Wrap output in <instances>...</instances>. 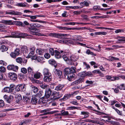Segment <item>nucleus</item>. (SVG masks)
I'll return each mask as SVG.
<instances>
[{
	"instance_id": "f257e3e1",
	"label": "nucleus",
	"mask_w": 125,
	"mask_h": 125,
	"mask_svg": "<svg viewBox=\"0 0 125 125\" xmlns=\"http://www.w3.org/2000/svg\"><path fill=\"white\" fill-rule=\"evenodd\" d=\"M49 88L47 91V102L48 101L55 100L58 99L62 96V93L60 92L54 91L52 93V91L50 88L53 89L54 86L53 83L51 82L47 83V87Z\"/></svg>"
},
{
	"instance_id": "f03ea898",
	"label": "nucleus",
	"mask_w": 125,
	"mask_h": 125,
	"mask_svg": "<svg viewBox=\"0 0 125 125\" xmlns=\"http://www.w3.org/2000/svg\"><path fill=\"white\" fill-rule=\"evenodd\" d=\"M28 36L27 34L24 32H21L19 31L12 32L11 33V35L9 36V37L20 38H24Z\"/></svg>"
},
{
	"instance_id": "7ed1b4c3",
	"label": "nucleus",
	"mask_w": 125,
	"mask_h": 125,
	"mask_svg": "<svg viewBox=\"0 0 125 125\" xmlns=\"http://www.w3.org/2000/svg\"><path fill=\"white\" fill-rule=\"evenodd\" d=\"M47 35L51 36L56 37L59 39L63 38V36L69 37L70 36L69 34H68L57 33L49 32L47 33Z\"/></svg>"
},
{
	"instance_id": "20e7f679",
	"label": "nucleus",
	"mask_w": 125,
	"mask_h": 125,
	"mask_svg": "<svg viewBox=\"0 0 125 125\" xmlns=\"http://www.w3.org/2000/svg\"><path fill=\"white\" fill-rule=\"evenodd\" d=\"M76 69V67L73 66L71 68L67 67L64 70V75H67L70 73L76 72L75 70Z\"/></svg>"
},
{
	"instance_id": "39448f33",
	"label": "nucleus",
	"mask_w": 125,
	"mask_h": 125,
	"mask_svg": "<svg viewBox=\"0 0 125 125\" xmlns=\"http://www.w3.org/2000/svg\"><path fill=\"white\" fill-rule=\"evenodd\" d=\"M29 32L32 34L35 35H39L40 30L37 28L34 27H29Z\"/></svg>"
},
{
	"instance_id": "423d86ee",
	"label": "nucleus",
	"mask_w": 125,
	"mask_h": 125,
	"mask_svg": "<svg viewBox=\"0 0 125 125\" xmlns=\"http://www.w3.org/2000/svg\"><path fill=\"white\" fill-rule=\"evenodd\" d=\"M7 68L8 70L16 72L18 71L19 67L17 66H15L14 65H10L8 66Z\"/></svg>"
},
{
	"instance_id": "0eeeda50",
	"label": "nucleus",
	"mask_w": 125,
	"mask_h": 125,
	"mask_svg": "<svg viewBox=\"0 0 125 125\" xmlns=\"http://www.w3.org/2000/svg\"><path fill=\"white\" fill-rule=\"evenodd\" d=\"M8 77L11 80H15L17 78L16 74L14 73H8Z\"/></svg>"
},
{
	"instance_id": "6e6552de",
	"label": "nucleus",
	"mask_w": 125,
	"mask_h": 125,
	"mask_svg": "<svg viewBox=\"0 0 125 125\" xmlns=\"http://www.w3.org/2000/svg\"><path fill=\"white\" fill-rule=\"evenodd\" d=\"M57 28L60 30H77L78 28H69L66 27H62L60 26H58Z\"/></svg>"
},
{
	"instance_id": "1a4fd4ad",
	"label": "nucleus",
	"mask_w": 125,
	"mask_h": 125,
	"mask_svg": "<svg viewBox=\"0 0 125 125\" xmlns=\"http://www.w3.org/2000/svg\"><path fill=\"white\" fill-rule=\"evenodd\" d=\"M25 86L24 85H19L15 87V90L17 92L20 91H23L25 90Z\"/></svg>"
},
{
	"instance_id": "9d476101",
	"label": "nucleus",
	"mask_w": 125,
	"mask_h": 125,
	"mask_svg": "<svg viewBox=\"0 0 125 125\" xmlns=\"http://www.w3.org/2000/svg\"><path fill=\"white\" fill-rule=\"evenodd\" d=\"M76 60V58L75 56L73 55H72L69 58V62L68 64L70 65H72L73 64V62H75Z\"/></svg>"
},
{
	"instance_id": "9b49d317",
	"label": "nucleus",
	"mask_w": 125,
	"mask_h": 125,
	"mask_svg": "<svg viewBox=\"0 0 125 125\" xmlns=\"http://www.w3.org/2000/svg\"><path fill=\"white\" fill-rule=\"evenodd\" d=\"M107 34V33L105 32H95L94 33H91L90 34V35L91 36H93L94 35H105Z\"/></svg>"
},
{
	"instance_id": "f8f14e48",
	"label": "nucleus",
	"mask_w": 125,
	"mask_h": 125,
	"mask_svg": "<svg viewBox=\"0 0 125 125\" xmlns=\"http://www.w3.org/2000/svg\"><path fill=\"white\" fill-rule=\"evenodd\" d=\"M53 72L57 76H61L62 75V73L61 71L59 69H56V68L54 69Z\"/></svg>"
},
{
	"instance_id": "ddd939ff",
	"label": "nucleus",
	"mask_w": 125,
	"mask_h": 125,
	"mask_svg": "<svg viewBox=\"0 0 125 125\" xmlns=\"http://www.w3.org/2000/svg\"><path fill=\"white\" fill-rule=\"evenodd\" d=\"M70 73L67 75V79L68 80L70 81H73L74 79L75 75L73 73Z\"/></svg>"
},
{
	"instance_id": "4468645a",
	"label": "nucleus",
	"mask_w": 125,
	"mask_h": 125,
	"mask_svg": "<svg viewBox=\"0 0 125 125\" xmlns=\"http://www.w3.org/2000/svg\"><path fill=\"white\" fill-rule=\"evenodd\" d=\"M6 13L7 14H12L16 15H21L22 14V13L21 12L17 11H11L7 12H6Z\"/></svg>"
},
{
	"instance_id": "2eb2a0df",
	"label": "nucleus",
	"mask_w": 125,
	"mask_h": 125,
	"mask_svg": "<svg viewBox=\"0 0 125 125\" xmlns=\"http://www.w3.org/2000/svg\"><path fill=\"white\" fill-rule=\"evenodd\" d=\"M48 62L50 64L54 65L55 68L56 67L57 64L56 62L54 60L52 59H50L48 61Z\"/></svg>"
},
{
	"instance_id": "dca6fc26",
	"label": "nucleus",
	"mask_w": 125,
	"mask_h": 125,
	"mask_svg": "<svg viewBox=\"0 0 125 125\" xmlns=\"http://www.w3.org/2000/svg\"><path fill=\"white\" fill-rule=\"evenodd\" d=\"M82 37L80 36H76L74 38V41L75 43L76 42H82L83 40L82 39Z\"/></svg>"
},
{
	"instance_id": "f3484780",
	"label": "nucleus",
	"mask_w": 125,
	"mask_h": 125,
	"mask_svg": "<svg viewBox=\"0 0 125 125\" xmlns=\"http://www.w3.org/2000/svg\"><path fill=\"white\" fill-rule=\"evenodd\" d=\"M27 71L29 74L33 75L34 74L33 69L31 67H29L27 68Z\"/></svg>"
},
{
	"instance_id": "a211bd4d",
	"label": "nucleus",
	"mask_w": 125,
	"mask_h": 125,
	"mask_svg": "<svg viewBox=\"0 0 125 125\" xmlns=\"http://www.w3.org/2000/svg\"><path fill=\"white\" fill-rule=\"evenodd\" d=\"M64 86V85L63 84H59L55 87V89L57 91H60L62 90Z\"/></svg>"
},
{
	"instance_id": "6ab92c4d",
	"label": "nucleus",
	"mask_w": 125,
	"mask_h": 125,
	"mask_svg": "<svg viewBox=\"0 0 125 125\" xmlns=\"http://www.w3.org/2000/svg\"><path fill=\"white\" fill-rule=\"evenodd\" d=\"M71 94H66L64 96V97L61 99H60V100L62 101V100H65L69 99L72 95Z\"/></svg>"
},
{
	"instance_id": "aec40b11",
	"label": "nucleus",
	"mask_w": 125,
	"mask_h": 125,
	"mask_svg": "<svg viewBox=\"0 0 125 125\" xmlns=\"http://www.w3.org/2000/svg\"><path fill=\"white\" fill-rule=\"evenodd\" d=\"M84 79L83 78H80L78 80L76 81L73 82L74 84H75V85H77L79 83H82V82H83Z\"/></svg>"
},
{
	"instance_id": "412c9836",
	"label": "nucleus",
	"mask_w": 125,
	"mask_h": 125,
	"mask_svg": "<svg viewBox=\"0 0 125 125\" xmlns=\"http://www.w3.org/2000/svg\"><path fill=\"white\" fill-rule=\"evenodd\" d=\"M55 57L56 58L59 59L61 57L60 52L57 50L54 51Z\"/></svg>"
},
{
	"instance_id": "4be33fe9",
	"label": "nucleus",
	"mask_w": 125,
	"mask_h": 125,
	"mask_svg": "<svg viewBox=\"0 0 125 125\" xmlns=\"http://www.w3.org/2000/svg\"><path fill=\"white\" fill-rule=\"evenodd\" d=\"M36 52L38 54L40 55H42L44 53V51L41 48H39L36 49Z\"/></svg>"
},
{
	"instance_id": "5701e85b",
	"label": "nucleus",
	"mask_w": 125,
	"mask_h": 125,
	"mask_svg": "<svg viewBox=\"0 0 125 125\" xmlns=\"http://www.w3.org/2000/svg\"><path fill=\"white\" fill-rule=\"evenodd\" d=\"M8 49V47L4 45H2L0 48V50L2 52L7 51Z\"/></svg>"
},
{
	"instance_id": "b1692460",
	"label": "nucleus",
	"mask_w": 125,
	"mask_h": 125,
	"mask_svg": "<svg viewBox=\"0 0 125 125\" xmlns=\"http://www.w3.org/2000/svg\"><path fill=\"white\" fill-rule=\"evenodd\" d=\"M41 75V74L40 73L37 72L34 75V77L36 79H38L40 78Z\"/></svg>"
},
{
	"instance_id": "393cba45",
	"label": "nucleus",
	"mask_w": 125,
	"mask_h": 125,
	"mask_svg": "<svg viewBox=\"0 0 125 125\" xmlns=\"http://www.w3.org/2000/svg\"><path fill=\"white\" fill-rule=\"evenodd\" d=\"M52 75L51 73L49 72L47 70V79L48 81L47 82H49L51 81L52 80Z\"/></svg>"
},
{
	"instance_id": "a878e982",
	"label": "nucleus",
	"mask_w": 125,
	"mask_h": 125,
	"mask_svg": "<svg viewBox=\"0 0 125 125\" xmlns=\"http://www.w3.org/2000/svg\"><path fill=\"white\" fill-rule=\"evenodd\" d=\"M81 114L84 116V118H86L88 117L89 113L87 112L82 111L81 112Z\"/></svg>"
},
{
	"instance_id": "bb28decb",
	"label": "nucleus",
	"mask_w": 125,
	"mask_h": 125,
	"mask_svg": "<svg viewBox=\"0 0 125 125\" xmlns=\"http://www.w3.org/2000/svg\"><path fill=\"white\" fill-rule=\"evenodd\" d=\"M40 86L41 88L43 89H46L45 90V95L46 97V93L47 91L46 88H47V85L45 84H43V83H41L40 84Z\"/></svg>"
},
{
	"instance_id": "cd10ccee",
	"label": "nucleus",
	"mask_w": 125,
	"mask_h": 125,
	"mask_svg": "<svg viewBox=\"0 0 125 125\" xmlns=\"http://www.w3.org/2000/svg\"><path fill=\"white\" fill-rule=\"evenodd\" d=\"M21 50L24 53H27L28 52V50L27 47L26 46H24L21 48Z\"/></svg>"
},
{
	"instance_id": "c85d7f7f",
	"label": "nucleus",
	"mask_w": 125,
	"mask_h": 125,
	"mask_svg": "<svg viewBox=\"0 0 125 125\" xmlns=\"http://www.w3.org/2000/svg\"><path fill=\"white\" fill-rule=\"evenodd\" d=\"M3 90L5 92L12 93V92L10 90V89L9 87H6L4 88L3 89Z\"/></svg>"
},
{
	"instance_id": "c756f323",
	"label": "nucleus",
	"mask_w": 125,
	"mask_h": 125,
	"mask_svg": "<svg viewBox=\"0 0 125 125\" xmlns=\"http://www.w3.org/2000/svg\"><path fill=\"white\" fill-rule=\"evenodd\" d=\"M78 75L80 78H83L84 79V77L86 76L85 72H83L79 73Z\"/></svg>"
},
{
	"instance_id": "7c9ffc66",
	"label": "nucleus",
	"mask_w": 125,
	"mask_h": 125,
	"mask_svg": "<svg viewBox=\"0 0 125 125\" xmlns=\"http://www.w3.org/2000/svg\"><path fill=\"white\" fill-rule=\"evenodd\" d=\"M37 99L35 97H32L31 100V103L33 104H35L37 102Z\"/></svg>"
},
{
	"instance_id": "2f4dec72",
	"label": "nucleus",
	"mask_w": 125,
	"mask_h": 125,
	"mask_svg": "<svg viewBox=\"0 0 125 125\" xmlns=\"http://www.w3.org/2000/svg\"><path fill=\"white\" fill-rule=\"evenodd\" d=\"M16 99V102L17 103H19L20 101L22 99L21 96L20 94H19L17 96Z\"/></svg>"
},
{
	"instance_id": "473e14b6",
	"label": "nucleus",
	"mask_w": 125,
	"mask_h": 125,
	"mask_svg": "<svg viewBox=\"0 0 125 125\" xmlns=\"http://www.w3.org/2000/svg\"><path fill=\"white\" fill-rule=\"evenodd\" d=\"M27 3H26L25 2L24 3H18L17 4V5L18 6L25 7L27 5Z\"/></svg>"
},
{
	"instance_id": "72a5a7b5",
	"label": "nucleus",
	"mask_w": 125,
	"mask_h": 125,
	"mask_svg": "<svg viewBox=\"0 0 125 125\" xmlns=\"http://www.w3.org/2000/svg\"><path fill=\"white\" fill-rule=\"evenodd\" d=\"M31 88L32 90L34 93H36L38 91V89L37 87L33 85L31 86Z\"/></svg>"
},
{
	"instance_id": "f704fd0d",
	"label": "nucleus",
	"mask_w": 125,
	"mask_h": 125,
	"mask_svg": "<svg viewBox=\"0 0 125 125\" xmlns=\"http://www.w3.org/2000/svg\"><path fill=\"white\" fill-rule=\"evenodd\" d=\"M23 99L24 102L26 103H29L30 102V99L28 97H23Z\"/></svg>"
},
{
	"instance_id": "c9c22d12",
	"label": "nucleus",
	"mask_w": 125,
	"mask_h": 125,
	"mask_svg": "<svg viewBox=\"0 0 125 125\" xmlns=\"http://www.w3.org/2000/svg\"><path fill=\"white\" fill-rule=\"evenodd\" d=\"M23 16L25 17H29L31 20H34L36 19V15L31 16L29 15H23Z\"/></svg>"
},
{
	"instance_id": "e433bc0d",
	"label": "nucleus",
	"mask_w": 125,
	"mask_h": 125,
	"mask_svg": "<svg viewBox=\"0 0 125 125\" xmlns=\"http://www.w3.org/2000/svg\"><path fill=\"white\" fill-rule=\"evenodd\" d=\"M117 39L119 41H125V37L118 36L117 37Z\"/></svg>"
},
{
	"instance_id": "4c0bfd02",
	"label": "nucleus",
	"mask_w": 125,
	"mask_h": 125,
	"mask_svg": "<svg viewBox=\"0 0 125 125\" xmlns=\"http://www.w3.org/2000/svg\"><path fill=\"white\" fill-rule=\"evenodd\" d=\"M30 21L32 22H38L40 23H46V21H39L38 20H30Z\"/></svg>"
},
{
	"instance_id": "58836bf2",
	"label": "nucleus",
	"mask_w": 125,
	"mask_h": 125,
	"mask_svg": "<svg viewBox=\"0 0 125 125\" xmlns=\"http://www.w3.org/2000/svg\"><path fill=\"white\" fill-rule=\"evenodd\" d=\"M86 53L88 54H91L95 56L96 55V54L94 53L93 52L90 51L89 49L87 50L86 52Z\"/></svg>"
},
{
	"instance_id": "ea45409f",
	"label": "nucleus",
	"mask_w": 125,
	"mask_h": 125,
	"mask_svg": "<svg viewBox=\"0 0 125 125\" xmlns=\"http://www.w3.org/2000/svg\"><path fill=\"white\" fill-rule=\"evenodd\" d=\"M16 62L19 63H21L22 62V59L20 57L17 58L16 59Z\"/></svg>"
},
{
	"instance_id": "a19ab883",
	"label": "nucleus",
	"mask_w": 125,
	"mask_h": 125,
	"mask_svg": "<svg viewBox=\"0 0 125 125\" xmlns=\"http://www.w3.org/2000/svg\"><path fill=\"white\" fill-rule=\"evenodd\" d=\"M75 44L77 45L84 47H86V45L85 44H83L78 42H76V43H75Z\"/></svg>"
},
{
	"instance_id": "79ce46f5",
	"label": "nucleus",
	"mask_w": 125,
	"mask_h": 125,
	"mask_svg": "<svg viewBox=\"0 0 125 125\" xmlns=\"http://www.w3.org/2000/svg\"><path fill=\"white\" fill-rule=\"evenodd\" d=\"M61 114L62 115H68V111H65L64 110H62L61 111Z\"/></svg>"
},
{
	"instance_id": "37998d69",
	"label": "nucleus",
	"mask_w": 125,
	"mask_h": 125,
	"mask_svg": "<svg viewBox=\"0 0 125 125\" xmlns=\"http://www.w3.org/2000/svg\"><path fill=\"white\" fill-rule=\"evenodd\" d=\"M21 70V72L24 74H25L27 72V69L25 68H22Z\"/></svg>"
},
{
	"instance_id": "c03bdc74",
	"label": "nucleus",
	"mask_w": 125,
	"mask_h": 125,
	"mask_svg": "<svg viewBox=\"0 0 125 125\" xmlns=\"http://www.w3.org/2000/svg\"><path fill=\"white\" fill-rule=\"evenodd\" d=\"M6 69L5 67L3 66L0 67V71L2 73H4L5 72Z\"/></svg>"
},
{
	"instance_id": "a18cd8bd",
	"label": "nucleus",
	"mask_w": 125,
	"mask_h": 125,
	"mask_svg": "<svg viewBox=\"0 0 125 125\" xmlns=\"http://www.w3.org/2000/svg\"><path fill=\"white\" fill-rule=\"evenodd\" d=\"M49 52L51 55H54V52L53 48H50L49 49Z\"/></svg>"
},
{
	"instance_id": "49530a36",
	"label": "nucleus",
	"mask_w": 125,
	"mask_h": 125,
	"mask_svg": "<svg viewBox=\"0 0 125 125\" xmlns=\"http://www.w3.org/2000/svg\"><path fill=\"white\" fill-rule=\"evenodd\" d=\"M15 54L14 52H11L10 54V56L12 58H15L17 56Z\"/></svg>"
},
{
	"instance_id": "de8ad7c7",
	"label": "nucleus",
	"mask_w": 125,
	"mask_h": 125,
	"mask_svg": "<svg viewBox=\"0 0 125 125\" xmlns=\"http://www.w3.org/2000/svg\"><path fill=\"white\" fill-rule=\"evenodd\" d=\"M15 85L11 84L10 85L9 88L10 89V90L12 92V90H14L15 88Z\"/></svg>"
},
{
	"instance_id": "09e8293b",
	"label": "nucleus",
	"mask_w": 125,
	"mask_h": 125,
	"mask_svg": "<svg viewBox=\"0 0 125 125\" xmlns=\"http://www.w3.org/2000/svg\"><path fill=\"white\" fill-rule=\"evenodd\" d=\"M20 50L19 49H17L14 51V53L17 56L19 54Z\"/></svg>"
},
{
	"instance_id": "8fccbe9b",
	"label": "nucleus",
	"mask_w": 125,
	"mask_h": 125,
	"mask_svg": "<svg viewBox=\"0 0 125 125\" xmlns=\"http://www.w3.org/2000/svg\"><path fill=\"white\" fill-rule=\"evenodd\" d=\"M123 30L121 29H118L115 31V32L116 33H118L119 32H122L124 31Z\"/></svg>"
},
{
	"instance_id": "3c124183",
	"label": "nucleus",
	"mask_w": 125,
	"mask_h": 125,
	"mask_svg": "<svg viewBox=\"0 0 125 125\" xmlns=\"http://www.w3.org/2000/svg\"><path fill=\"white\" fill-rule=\"evenodd\" d=\"M43 59V58L42 57H37V60L39 62H41L42 61Z\"/></svg>"
},
{
	"instance_id": "603ef678",
	"label": "nucleus",
	"mask_w": 125,
	"mask_h": 125,
	"mask_svg": "<svg viewBox=\"0 0 125 125\" xmlns=\"http://www.w3.org/2000/svg\"><path fill=\"white\" fill-rule=\"evenodd\" d=\"M82 12L81 11H76L73 12V13L75 15H77L80 14Z\"/></svg>"
},
{
	"instance_id": "864d4df0",
	"label": "nucleus",
	"mask_w": 125,
	"mask_h": 125,
	"mask_svg": "<svg viewBox=\"0 0 125 125\" xmlns=\"http://www.w3.org/2000/svg\"><path fill=\"white\" fill-rule=\"evenodd\" d=\"M4 22L7 24L10 25L12 24V22L11 20L5 21Z\"/></svg>"
},
{
	"instance_id": "5fc2aeb1",
	"label": "nucleus",
	"mask_w": 125,
	"mask_h": 125,
	"mask_svg": "<svg viewBox=\"0 0 125 125\" xmlns=\"http://www.w3.org/2000/svg\"><path fill=\"white\" fill-rule=\"evenodd\" d=\"M118 87L120 90H125V86L123 84L121 85Z\"/></svg>"
},
{
	"instance_id": "6e6d98bb",
	"label": "nucleus",
	"mask_w": 125,
	"mask_h": 125,
	"mask_svg": "<svg viewBox=\"0 0 125 125\" xmlns=\"http://www.w3.org/2000/svg\"><path fill=\"white\" fill-rule=\"evenodd\" d=\"M90 3V2L88 1H84V6H88Z\"/></svg>"
},
{
	"instance_id": "4d7b16f0",
	"label": "nucleus",
	"mask_w": 125,
	"mask_h": 125,
	"mask_svg": "<svg viewBox=\"0 0 125 125\" xmlns=\"http://www.w3.org/2000/svg\"><path fill=\"white\" fill-rule=\"evenodd\" d=\"M86 76H91L93 75L91 72H85Z\"/></svg>"
},
{
	"instance_id": "13d9d810",
	"label": "nucleus",
	"mask_w": 125,
	"mask_h": 125,
	"mask_svg": "<svg viewBox=\"0 0 125 125\" xmlns=\"http://www.w3.org/2000/svg\"><path fill=\"white\" fill-rule=\"evenodd\" d=\"M0 64L3 65H6L7 63L4 61L2 60L0 61Z\"/></svg>"
},
{
	"instance_id": "bf43d9fd",
	"label": "nucleus",
	"mask_w": 125,
	"mask_h": 125,
	"mask_svg": "<svg viewBox=\"0 0 125 125\" xmlns=\"http://www.w3.org/2000/svg\"><path fill=\"white\" fill-rule=\"evenodd\" d=\"M34 52H31L28 55L27 57L28 58H31V57H32V55L34 54Z\"/></svg>"
},
{
	"instance_id": "052dcab7",
	"label": "nucleus",
	"mask_w": 125,
	"mask_h": 125,
	"mask_svg": "<svg viewBox=\"0 0 125 125\" xmlns=\"http://www.w3.org/2000/svg\"><path fill=\"white\" fill-rule=\"evenodd\" d=\"M62 58L65 61H67L68 60L69 61V58L66 55H63L62 56Z\"/></svg>"
},
{
	"instance_id": "680f3d73",
	"label": "nucleus",
	"mask_w": 125,
	"mask_h": 125,
	"mask_svg": "<svg viewBox=\"0 0 125 125\" xmlns=\"http://www.w3.org/2000/svg\"><path fill=\"white\" fill-rule=\"evenodd\" d=\"M4 105V101L2 100H0V107H2Z\"/></svg>"
},
{
	"instance_id": "e2e57ef3",
	"label": "nucleus",
	"mask_w": 125,
	"mask_h": 125,
	"mask_svg": "<svg viewBox=\"0 0 125 125\" xmlns=\"http://www.w3.org/2000/svg\"><path fill=\"white\" fill-rule=\"evenodd\" d=\"M83 65L85 66L86 68L87 69L89 68H90V66L89 65L87 64L85 62H83Z\"/></svg>"
},
{
	"instance_id": "0e129e2a",
	"label": "nucleus",
	"mask_w": 125,
	"mask_h": 125,
	"mask_svg": "<svg viewBox=\"0 0 125 125\" xmlns=\"http://www.w3.org/2000/svg\"><path fill=\"white\" fill-rule=\"evenodd\" d=\"M92 72L93 73H100V70H94L92 71Z\"/></svg>"
},
{
	"instance_id": "69168bd1",
	"label": "nucleus",
	"mask_w": 125,
	"mask_h": 125,
	"mask_svg": "<svg viewBox=\"0 0 125 125\" xmlns=\"http://www.w3.org/2000/svg\"><path fill=\"white\" fill-rule=\"evenodd\" d=\"M43 73L44 75H47V69L45 68L43 69Z\"/></svg>"
},
{
	"instance_id": "338daca9",
	"label": "nucleus",
	"mask_w": 125,
	"mask_h": 125,
	"mask_svg": "<svg viewBox=\"0 0 125 125\" xmlns=\"http://www.w3.org/2000/svg\"><path fill=\"white\" fill-rule=\"evenodd\" d=\"M47 111V110L46 109H45V110H42L40 112L41 113L45 112V113H44L42 115H46L47 114V113L46 112Z\"/></svg>"
},
{
	"instance_id": "774afa93",
	"label": "nucleus",
	"mask_w": 125,
	"mask_h": 125,
	"mask_svg": "<svg viewBox=\"0 0 125 125\" xmlns=\"http://www.w3.org/2000/svg\"><path fill=\"white\" fill-rule=\"evenodd\" d=\"M115 110L116 112H117V114L120 115H122V111H119L117 109H115Z\"/></svg>"
}]
</instances>
